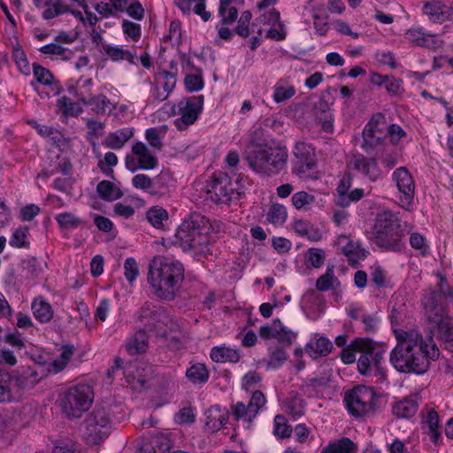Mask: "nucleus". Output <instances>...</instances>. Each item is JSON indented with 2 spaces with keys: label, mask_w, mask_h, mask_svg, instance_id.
<instances>
[{
  "label": "nucleus",
  "mask_w": 453,
  "mask_h": 453,
  "mask_svg": "<svg viewBox=\"0 0 453 453\" xmlns=\"http://www.w3.org/2000/svg\"><path fill=\"white\" fill-rule=\"evenodd\" d=\"M375 346V342L370 338H357L342 349L341 359L344 364H352L356 361L357 352L372 353Z\"/></svg>",
  "instance_id": "16"
},
{
  "label": "nucleus",
  "mask_w": 453,
  "mask_h": 453,
  "mask_svg": "<svg viewBox=\"0 0 453 453\" xmlns=\"http://www.w3.org/2000/svg\"><path fill=\"white\" fill-rule=\"evenodd\" d=\"M183 279L184 268L179 261L158 257L150 263L148 282L153 294L162 300L174 299Z\"/></svg>",
  "instance_id": "2"
},
{
  "label": "nucleus",
  "mask_w": 453,
  "mask_h": 453,
  "mask_svg": "<svg viewBox=\"0 0 453 453\" xmlns=\"http://www.w3.org/2000/svg\"><path fill=\"white\" fill-rule=\"evenodd\" d=\"M145 138L153 149L161 150L163 143L160 136V130L158 128L151 127L147 129L145 132Z\"/></svg>",
  "instance_id": "52"
},
{
  "label": "nucleus",
  "mask_w": 453,
  "mask_h": 453,
  "mask_svg": "<svg viewBox=\"0 0 453 453\" xmlns=\"http://www.w3.org/2000/svg\"><path fill=\"white\" fill-rule=\"evenodd\" d=\"M96 192L105 201H114L122 197V191L110 180H102L97 184Z\"/></svg>",
  "instance_id": "33"
},
{
  "label": "nucleus",
  "mask_w": 453,
  "mask_h": 453,
  "mask_svg": "<svg viewBox=\"0 0 453 453\" xmlns=\"http://www.w3.org/2000/svg\"><path fill=\"white\" fill-rule=\"evenodd\" d=\"M167 219L168 213L163 208L153 207L147 211V219L154 227L160 228Z\"/></svg>",
  "instance_id": "42"
},
{
  "label": "nucleus",
  "mask_w": 453,
  "mask_h": 453,
  "mask_svg": "<svg viewBox=\"0 0 453 453\" xmlns=\"http://www.w3.org/2000/svg\"><path fill=\"white\" fill-rule=\"evenodd\" d=\"M159 376L153 365L139 363L133 376H127V382L136 389H149L157 385Z\"/></svg>",
  "instance_id": "15"
},
{
  "label": "nucleus",
  "mask_w": 453,
  "mask_h": 453,
  "mask_svg": "<svg viewBox=\"0 0 453 453\" xmlns=\"http://www.w3.org/2000/svg\"><path fill=\"white\" fill-rule=\"evenodd\" d=\"M314 28L320 35H325L328 30L327 19L326 13H313Z\"/></svg>",
  "instance_id": "61"
},
{
  "label": "nucleus",
  "mask_w": 453,
  "mask_h": 453,
  "mask_svg": "<svg viewBox=\"0 0 453 453\" xmlns=\"http://www.w3.org/2000/svg\"><path fill=\"white\" fill-rule=\"evenodd\" d=\"M396 345L390 352L389 361L393 367L403 373L424 374L431 361L439 357L434 343L429 344L423 335L415 330L395 331Z\"/></svg>",
  "instance_id": "1"
},
{
  "label": "nucleus",
  "mask_w": 453,
  "mask_h": 453,
  "mask_svg": "<svg viewBox=\"0 0 453 453\" xmlns=\"http://www.w3.org/2000/svg\"><path fill=\"white\" fill-rule=\"evenodd\" d=\"M34 75L37 81L43 85L51 84L53 80V75L48 69L36 64H34Z\"/></svg>",
  "instance_id": "56"
},
{
  "label": "nucleus",
  "mask_w": 453,
  "mask_h": 453,
  "mask_svg": "<svg viewBox=\"0 0 453 453\" xmlns=\"http://www.w3.org/2000/svg\"><path fill=\"white\" fill-rule=\"evenodd\" d=\"M357 445L347 437L329 443L321 450V453H355Z\"/></svg>",
  "instance_id": "32"
},
{
  "label": "nucleus",
  "mask_w": 453,
  "mask_h": 453,
  "mask_svg": "<svg viewBox=\"0 0 453 453\" xmlns=\"http://www.w3.org/2000/svg\"><path fill=\"white\" fill-rule=\"evenodd\" d=\"M125 277L129 283H133L138 275L139 269L134 258L128 257L124 263Z\"/></svg>",
  "instance_id": "57"
},
{
  "label": "nucleus",
  "mask_w": 453,
  "mask_h": 453,
  "mask_svg": "<svg viewBox=\"0 0 453 453\" xmlns=\"http://www.w3.org/2000/svg\"><path fill=\"white\" fill-rule=\"evenodd\" d=\"M124 34L136 42L141 37V27L139 24L124 19L122 23Z\"/></svg>",
  "instance_id": "55"
},
{
  "label": "nucleus",
  "mask_w": 453,
  "mask_h": 453,
  "mask_svg": "<svg viewBox=\"0 0 453 453\" xmlns=\"http://www.w3.org/2000/svg\"><path fill=\"white\" fill-rule=\"evenodd\" d=\"M73 354V346H65L63 348L61 354L52 362V367L55 372L62 371Z\"/></svg>",
  "instance_id": "47"
},
{
  "label": "nucleus",
  "mask_w": 453,
  "mask_h": 453,
  "mask_svg": "<svg viewBox=\"0 0 453 453\" xmlns=\"http://www.w3.org/2000/svg\"><path fill=\"white\" fill-rule=\"evenodd\" d=\"M133 186L135 188L148 190L153 187V180L143 173L136 174L132 180Z\"/></svg>",
  "instance_id": "63"
},
{
  "label": "nucleus",
  "mask_w": 453,
  "mask_h": 453,
  "mask_svg": "<svg viewBox=\"0 0 453 453\" xmlns=\"http://www.w3.org/2000/svg\"><path fill=\"white\" fill-rule=\"evenodd\" d=\"M207 187L209 198L216 203L227 204L244 194V187L240 184V179L233 182L227 173L222 172L214 174Z\"/></svg>",
  "instance_id": "7"
},
{
  "label": "nucleus",
  "mask_w": 453,
  "mask_h": 453,
  "mask_svg": "<svg viewBox=\"0 0 453 453\" xmlns=\"http://www.w3.org/2000/svg\"><path fill=\"white\" fill-rule=\"evenodd\" d=\"M35 318L41 323L49 322L53 317V311L49 303L42 298H35L32 303Z\"/></svg>",
  "instance_id": "29"
},
{
  "label": "nucleus",
  "mask_w": 453,
  "mask_h": 453,
  "mask_svg": "<svg viewBox=\"0 0 453 453\" xmlns=\"http://www.w3.org/2000/svg\"><path fill=\"white\" fill-rule=\"evenodd\" d=\"M407 35L409 41L417 46L438 49L443 44V41L436 39L435 35L425 34L421 28L410 29Z\"/></svg>",
  "instance_id": "21"
},
{
  "label": "nucleus",
  "mask_w": 453,
  "mask_h": 453,
  "mask_svg": "<svg viewBox=\"0 0 453 453\" xmlns=\"http://www.w3.org/2000/svg\"><path fill=\"white\" fill-rule=\"evenodd\" d=\"M387 137V124L382 113L372 116L363 131V148L367 150L380 144Z\"/></svg>",
  "instance_id": "12"
},
{
  "label": "nucleus",
  "mask_w": 453,
  "mask_h": 453,
  "mask_svg": "<svg viewBox=\"0 0 453 453\" xmlns=\"http://www.w3.org/2000/svg\"><path fill=\"white\" fill-rule=\"evenodd\" d=\"M203 96L191 97L186 101H180L177 105L176 113L180 117L174 120L175 127L182 131L194 124L202 111Z\"/></svg>",
  "instance_id": "11"
},
{
  "label": "nucleus",
  "mask_w": 453,
  "mask_h": 453,
  "mask_svg": "<svg viewBox=\"0 0 453 453\" xmlns=\"http://www.w3.org/2000/svg\"><path fill=\"white\" fill-rule=\"evenodd\" d=\"M294 207L297 210L306 209L315 202V196L305 191L295 193L291 197Z\"/></svg>",
  "instance_id": "43"
},
{
  "label": "nucleus",
  "mask_w": 453,
  "mask_h": 453,
  "mask_svg": "<svg viewBox=\"0 0 453 453\" xmlns=\"http://www.w3.org/2000/svg\"><path fill=\"white\" fill-rule=\"evenodd\" d=\"M384 85L387 91L393 96L398 95L403 91V81L395 79L393 76H388V80Z\"/></svg>",
  "instance_id": "64"
},
{
  "label": "nucleus",
  "mask_w": 453,
  "mask_h": 453,
  "mask_svg": "<svg viewBox=\"0 0 453 453\" xmlns=\"http://www.w3.org/2000/svg\"><path fill=\"white\" fill-rule=\"evenodd\" d=\"M266 399L264 395V394L260 390H256L250 400L249 407H250V413L252 416H257L259 410L265 404Z\"/></svg>",
  "instance_id": "49"
},
{
  "label": "nucleus",
  "mask_w": 453,
  "mask_h": 453,
  "mask_svg": "<svg viewBox=\"0 0 453 453\" xmlns=\"http://www.w3.org/2000/svg\"><path fill=\"white\" fill-rule=\"evenodd\" d=\"M293 153L296 158L293 172L304 180L317 178L314 171L316 166L314 149L307 143L297 142Z\"/></svg>",
  "instance_id": "10"
},
{
  "label": "nucleus",
  "mask_w": 453,
  "mask_h": 453,
  "mask_svg": "<svg viewBox=\"0 0 453 453\" xmlns=\"http://www.w3.org/2000/svg\"><path fill=\"white\" fill-rule=\"evenodd\" d=\"M104 53L112 60V61H119V60H127L131 64H134V54L130 52L129 50H123L119 47H114L111 45L104 46Z\"/></svg>",
  "instance_id": "38"
},
{
  "label": "nucleus",
  "mask_w": 453,
  "mask_h": 453,
  "mask_svg": "<svg viewBox=\"0 0 453 453\" xmlns=\"http://www.w3.org/2000/svg\"><path fill=\"white\" fill-rule=\"evenodd\" d=\"M210 226L200 214H192L185 219L176 231V242L185 250L204 253L211 242Z\"/></svg>",
  "instance_id": "3"
},
{
  "label": "nucleus",
  "mask_w": 453,
  "mask_h": 453,
  "mask_svg": "<svg viewBox=\"0 0 453 453\" xmlns=\"http://www.w3.org/2000/svg\"><path fill=\"white\" fill-rule=\"evenodd\" d=\"M293 228L297 234L306 237L312 242H318L322 237L319 228L302 219L296 220L293 223Z\"/></svg>",
  "instance_id": "30"
},
{
  "label": "nucleus",
  "mask_w": 453,
  "mask_h": 453,
  "mask_svg": "<svg viewBox=\"0 0 453 453\" xmlns=\"http://www.w3.org/2000/svg\"><path fill=\"white\" fill-rule=\"evenodd\" d=\"M333 349L332 342L326 337H319L315 341L310 342L305 350L312 358H318L319 357L327 356Z\"/></svg>",
  "instance_id": "25"
},
{
  "label": "nucleus",
  "mask_w": 453,
  "mask_h": 453,
  "mask_svg": "<svg viewBox=\"0 0 453 453\" xmlns=\"http://www.w3.org/2000/svg\"><path fill=\"white\" fill-rule=\"evenodd\" d=\"M296 94L294 87L276 86L273 93V99L277 103H282L290 99Z\"/></svg>",
  "instance_id": "51"
},
{
  "label": "nucleus",
  "mask_w": 453,
  "mask_h": 453,
  "mask_svg": "<svg viewBox=\"0 0 453 453\" xmlns=\"http://www.w3.org/2000/svg\"><path fill=\"white\" fill-rule=\"evenodd\" d=\"M134 135V128H123L113 133H110L104 141L107 148L113 150L121 149L125 143Z\"/></svg>",
  "instance_id": "27"
},
{
  "label": "nucleus",
  "mask_w": 453,
  "mask_h": 453,
  "mask_svg": "<svg viewBox=\"0 0 453 453\" xmlns=\"http://www.w3.org/2000/svg\"><path fill=\"white\" fill-rule=\"evenodd\" d=\"M246 161L250 168L257 173L267 174V169L265 159V149L255 150L250 152L246 157Z\"/></svg>",
  "instance_id": "28"
},
{
  "label": "nucleus",
  "mask_w": 453,
  "mask_h": 453,
  "mask_svg": "<svg viewBox=\"0 0 453 453\" xmlns=\"http://www.w3.org/2000/svg\"><path fill=\"white\" fill-rule=\"evenodd\" d=\"M285 406L288 414L294 418H299L304 414V401L297 395L288 398L285 401Z\"/></svg>",
  "instance_id": "39"
},
{
  "label": "nucleus",
  "mask_w": 453,
  "mask_h": 453,
  "mask_svg": "<svg viewBox=\"0 0 453 453\" xmlns=\"http://www.w3.org/2000/svg\"><path fill=\"white\" fill-rule=\"evenodd\" d=\"M93 390L87 384L69 388L61 399V408L68 418H79L91 406Z\"/></svg>",
  "instance_id": "8"
},
{
  "label": "nucleus",
  "mask_w": 453,
  "mask_h": 453,
  "mask_svg": "<svg viewBox=\"0 0 453 453\" xmlns=\"http://www.w3.org/2000/svg\"><path fill=\"white\" fill-rule=\"evenodd\" d=\"M39 380L38 373L30 368L24 370L19 375L15 377L16 384L21 389L32 388Z\"/></svg>",
  "instance_id": "37"
},
{
  "label": "nucleus",
  "mask_w": 453,
  "mask_h": 453,
  "mask_svg": "<svg viewBox=\"0 0 453 453\" xmlns=\"http://www.w3.org/2000/svg\"><path fill=\"white\" fill-rule=\"evenodd\" d=\"M372 234L380 247L393 251H398L403 247L400 220L396 214L390 211H383L377 214Z\"/></svg>",
  "instance_id": "4"
},
{
  "label": "nucleus",
  "mask_w": 453,
  "mask_h": 453,
  "mask_svg": "<svg viewBox=\"0 0 453 453\" xmlns=\"http://www.w3.org/2000/svg\"><path fill=\"white\" fill-rule=\"evenodd\" d=\"M35 5L39 8H46L42 12L44 19H52L58 16L67 13L71 8L63 0H33Z\"/></svg>",
  "instance_id": "19"
},
{
  "label": "nucleus",
  "mask_w": 453,
  "mask_h": 453,
  "mask_svg": "<svg viewBox=\"0 0 453 453\" xmlns=\"http://www.w3.org/2000/svg\"><path fill=\"white\" fill-rule=\"evenodd\" d=\"M344 402L353 417L363 418L376 412L379 396L372 388L359 385L345 393Z\"/></svg>",
  "instance_id": "5"
},
{
  "label": "nucleus",
  "mask_w": 453,
  "mask_h": 453,
  "mask_svg": "<svg viewBox=\"0 0 453 453\" xmlns=\"http://www.w3.org/2000/svg\"><path fill=\"white\" fill-rule=\"evenodd\" d=\"M56 220L61 228H76L81 223L82 220L70 212H63L56 216Z\"/></svg>",
  "instance_id": "44"
},
{
  "label": "nucleus",
  "mask_w": 453,
  "mask_h": 453,
  "mask_svg": "<svg viewBox=\"0 0 453 453\" xmlns=\"http://www.w3.org/2000/svg\"><path fill=\"white\" fill-rule=\"evenodd\" d=\"M118 164V157L113 152H107L104 155V161L99 162V168L105 173L106 174H110L113 173L111 169L112 166Z\"/></svg>",
  "instance_id": "60"
},
{
  "label": "nucleus",
  "mask_w": 453,
  "mask_h": 453,
  "mask_svg": "<svg viewBox=\"0 0 453 453\" xmlns=\"http://www.w3.org/2000/svg\"><path fill=\"white\" fill-rule=\"evenodd\" d=\"M266 165H268L267 175L281 171L288 160V151L285 148H266Z\"/></svg>",
  "instance_id": "18"
},
{
  "label": "nucleus",
  "mask_w": 453,
  "mask_h": 453,
  "mask_svg": "<svg viewBox=\"0 0 453 453\" xmlns=\"http://www.w3.org/2000/svg\"><path fill=\"white\" fill-rule=\"evenodd\" d=\"M170 449L169 441L165 437H156L140 448V453H165Z\"/></svg>",
  "instance_id": "36"
},
{
  "label": "nucleus",
  "mask_w": 453,
  "mask_h": 453,
  "mask_svg": "<svg viewBox=\"0 0 453 453\" xmlns=\"http://www.w3.org/2000/svg\"><path fill=\"white\" fill-rule=\"evenodd\" d=\"M186 377L195 385H203L208 381L209 371L203 364L196 363L187 369Z\"/></svg>",
  "instance_id": "31"
},
{
  "label": "nucleus",
  "mask_w": 453,
  "mask_h": 453,
  "mask_svg": "<svg viewBox=\"0 0 453 453\" xmlns=\"http://www.w3.org/2000/svg\"><path fill=\"white\" fill-rule=\"evenodd\" d=\"M85 435L92 443H98L110 433V416L104 407H96L83 422Z\"/></svg>",
  "instance_id": "9"
},
{
  "label": "nucleus",
  "mask_w": 453,
  "mask_h": 453,
  "mask_svg": "<svg viewBox=\"0 0 453 453\" xmlns=\"http://www.w3.org/2000/svg\"><path fill=\"white\" fill-rule=\"evenodd\" d=\"M293 430L290 426L286 423V419L282 415H277L274 418V434L281 439L289 438Z\"/></svg>",
  "instance_id": "46"
},
{
  "label": "nucleus",
  "mask_w": 453,
  "mask_h": 453,
  "mask_svg": "<svg viewBox=\"0 0 453 453\" xmlns=\"http://www.w3.org/2000/svg\"><path fill=\"white\" fill-rule=\"evenodd\" d=\"M288 357L284 346L273 345L268 348V357L262 362L265 364L267 369H276L283 365Z\"/></svg>",
  "instance_id": "26"
},
{
  "label": "nucleus",
  "mask_w": 453,
  "mask_h": 453,
  "mask_svg": "<svg viewBox=\"0 0 453 453\" xmlns=\"http://www.w3.org/2000/svg\"><path fill=\"white\" fill-rule=\"evenodd\" d=\"M211 357L214 362L237 363L240 360V355L237 350L226 347L212 348Z\"/></svg>",
  "instance_id": "34"
},
{
  "label": "nucleus",
  "mask_w": 453,
  "mask_h": 453,
  "mask_svg": "<svg viewBox=\"0 0 453 453\" xmlns=\"http://www.w3.org/2000/svg\"><path fill=\"white\" fill-rule=\"evenodd\" d=\"M281 346H290L296 338V334L291 330H288L286 326H282L280 321L277 330V335L275 337Z\"/></svg>",
  "instance_id": "50"
},
{
  "label": "nucleus",
  "mask_w": 453,
  "mask_h": 453,
  "mask_svg": "<svg viewBox=\"0 0 453 453\" xmlns=\"http://www.w3.org/2000/svg\"><path fill=\"white\" fill-rule=\"evenodd\" d=\"M433 326L437 327L439 338L445 343L446 349L453 352V326L450 323L449 318L442 319Z\"/></svg>",
  "instance_id": "35"
},
{
  "label": "nucleus",
  "mask_w": 453,
  "mask_h": 453,
  "mask_svg": "<svg viewBox=\"0 0 453 453\" xmlns=\"http://www.w3.org/2000/svg\"><path fill=\"white\" fill-rule=\"evenodd\" d=\"M424 423L427 425L430 432L433 434V441L436 442L440 436L438 413L434 410L428 411Z\"/></svg>",
  "instance_id": "48"
},
{
  "label": "nucleus",
  "mask_w": 453,
  "mask_h": 453,
  "mask_svg": "<svg viewBox=\"0 0 453 453\" xmlns=\"http://www.w3.org/2000/svg\"><path fill=\"white\" fill-rule=\"evenodd\" d=\"M12 57H13L19 69L22 73H27L29 71V66H28V62L27 60L25 52L19 48H15L12 50Z\"/></svg>",
  "instance_id": "62"
},
{
  "label": "nucleus",
  "mask_w": 453,
  "mask_h": 453,
  "mask_svg": "<svg viewBox=\"0 0 453 453\" xmlns=\"http://www.w3.org/2000/svg\"><path fill=\"white\" fill-rule=\"evenodd\" d=\"M337 281L333 268H328L323 275L316 281V288L319 291H327L334 288V282Z\"/></svg>",
  "instance_id": "45"
},
{
  "label": "nucleus",
  "mask_w": 453,
  "mask_h": 453,
  "mask_svg": "<svg viewBox=\"0 0 453 453\" xmlns=\"http://www.w3.org/2000/svg\"><path fill=\"white\" fill-rule=\"evenodd\" d=\"M349 164L355 170L367 177L371 181H375L380 175L377 161L373 157H366L362 154L353 155Z\"/></svg>",
  "instance_id": "17"
},
{
  "label": "nucleus",
  "mask_w": 453,
  "mask_h": 453,
  "mask_svg": "<svg viewBox=\"0 0 453 453\" xmlns=\"http://www.w3.org/2000/svg\"><path fill=\"white\" fill-rule=\"evenodd\" d=\"M418 403L412 397H406L394 404L393 414L399 418H410L418 411Z\"/></svg>",
  "instance_id": "24"
},
{
  "label": "nucleus",
  "mask_w": 453,
  "mask_h": 453,
  "mask_svg": "<svg viewBox=\"0 0 453 453\" xmlns=\"http://www.w3.org/2000/svg\"><path fill=\"white\" fill-rule=\"evenodd\" d=\"M132 152L137 157L141 169L150 170L157 166V158L150 152L143 142H135L132 147Z\"/></svg>",
  "instance_id": "22"
},
{
  "label": "nucleus",
  "mask_w": 453,
  "mask_h": 453,
  "mask_svg": "<svg viewBox=\"0 0 453 453\" xmlns=\"http://www.w3.org/2000/svg\"><path fill=\"white\" fill-rule=\"evenodd\" d=\"M137 319L143 324L145 331L162 338L177 326L163 308L147 303L137 311Z\"/></svg>",
  "instance_id": "6"
},
{
  "label": "nucleus",
  "mask_w": 453,
  "mask_h": 453,
  "mask_svg": "<svg viewBox=\"0 0 453 453\" xmlns=\"http://www.w3.org/2000/svg\"><path fill=\"white\" fill-rule=\"evenodd\" d=\"M325 252L320 249L311 248L307 251V259L315 268L320 267L325 262Z\"/></svg>",
  "instance_id": "53"
},
{
  "label": "nucleus",
  "mask_w": 453,
  "mask_h": 453,
  "mask_svg": "<svg viewBox=\"0 0 453 453\" xmlns=\"http://www.w3.org/2000/svg\"><path fill=\"white\" fill-rule=\"evenodd\" d=\"M286 208L280 204H273L267 213V220L273 225H281L286 221Z\"/></svg>",
  "instance_id": "41"
},
{
  "label": "nucleus",
  "mask_w": 453,
  "mask_h": 453,
  "mask_svg": "<svg viewBox=\"0 0 453 453\" xmlns=\"http://www.w3.org/2000/svg\"><path fill=\"white\" fill-rule=\"evenodd\" d=\"M421 303L423 305L424 315L431 326L440 323L442 319L449 317L447 303L441 299H437V296L435 294H424Z\"/></svg>",
  "instance_id": "14"
},
{
  "label": "nucleus",
  "mask_w": 453,
  "mask_h": 453,
  "mask_svg": "<svg viewBox=\"0 0 453 453\" xmlns=\"http://www.w3.org/2000/svg\"><path fill=\"white\" fill-rule=\"evenodd\" d=\"M148 347L149 336L143 328L137 330L126 344L127 351L132 356L146 352Z\"/></svg>",
  "instance_id": "23"
},
{
  "label": "nucleus",
  "mask_w": 453,
  "mask_h": 453,
  "mask_svg": "<svg viewBox=\"0 0 453 453\" xmlns=\"http://www.w3.org/2000/svg\"><path fill=\"white\" fill-rule=\"evenodd\" d=\"M393 179L401 194L399 204L403 209H409L415 194V183L411 173L406 167H399L393 173Z\"/></svg>",
  "instance_id": "13"
},
{
  "label": "nucleus",
  "mask_w": 453,
  "mask_h": 453,
  "mask_svg": "<svg viewBox=\"0 0 453 453\" xmlns=\"http://www.w3.org/2000/svg\"><path fill=\"white\" fill-rule=\"evenodd\" d=\"M157 81H162V88L168 93H171L176 85L175 75L168 71L160 72L157 75Z\"/></svg>",
  "instance_id": "54"
},
{
  "label": "nucleus",
  "mask_w": 453,
  "mask_h": 453,
  "mask_svg": "<svg viewBox=\"0 0 453 453\" xmlns=\"http://www.w3.org/2000/svg\"><path fill=\"white\" fill-rule=\"evenodd\" d=\"M423 13L434 23H443L449 19V10L438 0L426 2L423 6Z\"/></svg>",
  "instance_id": "20"
},
{
  "label": "nucleus",
  "mask_w": 453,
  "mask_h": 453,
  "mask_svg": "<svg viewBox=\"0 0 453 453\" xmlns=\"http://www.w3.org/2000/svg\"><path fill=\"white\" fill-rule=\"evenodd\" d=\"M362 355L357 360V370L361 374H367L369 373L371 370V364L372 359H373L376 363L380 361V358L381 357L379 353H375L374 351L372 353H366V352H361Z\"/></svg>",
  "instance_id": "40"
},
{
  "label": "nucleus",
  "mask_w": 453,
  "mask_h": 453,
  "mask_svg": "<svg viewBox=\"0 0 453 453\" xmlns=\"http://www.w3.org/2000/svg\"><path fill=\"white\" fill-rule=\"evenodd\" d=\"M313 114L316 119L326 118L331 116L330 113V106L329 104L326 101L325 98H319L313 104Z\"/></svg>",
  "instance_id": "59"
},
{
  "label": "nucleus",
  "mask_w": 453,
  "mask_h": 453,
  "mask_svg": "<svg viewBox=\"0 0 453 453\" xmlns=\"http://www.w3.org/2000/svg\"><path fill=\"white\" fill-rule=\"evenodd\" d=\"M27 227H19L16 229L10 240V245L15 248H23L27 246L26 238Z\"/></svg>",
  "instance_id": "58"
}]
</instances>
